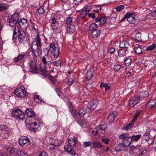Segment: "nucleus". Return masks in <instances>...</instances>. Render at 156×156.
<instances>
[{"label": "nucleus", "instance_id": "nucleus-1", "mask_svg": "<svg viewBox=\"0 0 156 156\" xmlns=\"http://www.w3.org/2000/svg\"><path fill=\"white\" fill-rule=\"evenodd\" d=\"M13 38L15 42L20 41L21 43H25L27 41V37L24 31L20 30L18 27H15L14 29Z\"/></svg>", "mask_w": 156, "mask_h": 156}, {"label": "nucleus", "instance_id": "nucleus-2", "mask_svg": "<svg viewBox=\"0 0 156 156\" xmlns=\"http://www.w3.org/2000/svg\"><path fill=\"white\" fill-rule=\"evenodd\" d=\"M77 138H74L72 140H68V142L69 145L65 146L64 147L65 151L69 154L73 156H75L76 153L73 148L75 147V145L77 143Z\"/></svg>", "mask_w": 156, "mask_h": 156}, {"label": "nucleus", "instance_id": "nucleus-3", "mask_svg": "<svg viewBox=\"0 0 156 156\" xmlns=\"http://www.w3.org/2000/svg\"><path fill=\"white\" fill-rule=\"evenodd\" d=\"M49 50L47 48H45L43 49V51L44 52L45 56H43L42 59V61L43 63L46 65L45 66L47 67V65H48V67H50L51 65L52 64V62L50 60H49L48 58V53L49 52Z\"/></svg>", "mask_w": 156, "mask_h": 156}, {"label": "nucleus", "instance_id": "nucleus-4", "mask_svg": "<svg viewBox=\"0 0 156 156\" xmlns=\"http://www.w3.org/2000/svg\"><path fill=\"white\" fill-rule=\"evenodd\" d=\"M19 15L18 13H14L12 15L10 18L8 20V22L9 23V25L11 27L15 26L19 21Z\"/></svg>", "mask_w": 156, "mask_h": 156}, {"label": "nucleus", "instance_id": "nucleus-5", "mask_svg": "<svg viewBox=\"0 0 156 156\" xmlns=\"http://www.w3.org/2000/svg\"><path fill=\"white\" fill-rule=\"evenodd\" d=\"M50 51L51 53H53L54 58H57L60 54L59 48L56 47L53 44H51L50 45Z\"/></svg>", "mask_w": 156, "mask_h": 156}, {"label": "nucleus", "instance_id": "nucleus-6", "mask_svg": "<svg viewBox=\"0 0 156 156\" xmlns=\"http://www.w3.org/2000/svg\"><path fill=\"white\" fill-rule=\"evenodd\" d=\"M14 94L18 97L23 98L26 95V91L23 86H21L16 89Z\"/></svg>", "mask_w": 156, "mask_h": 156}, {"label": "nucleus", "instance_id": "nucleus-7", "mask_svg": "<svg viewBox=\"0 0 156 156\" xmlns=\"http://www.w3.org/2000/svg\"><path fill=\"white\" fill-rule=\"evenodd\" d=\"M86 109L82 108L79 110L78 112L76 110L74 112H72V115L76 119H80L86 113Z\"/></svg>", "mask_w": 156, "mask_h": 156}, {"label": "nucleus", "instance_id": "nucleus-8", "mask_svg": "<svg viewBox=\"0 0 156 156\" xmlns=\"http://www.w3.org/2000/svg\"><path fill=\"white\" fill-rule=\"evenodd\" d=\"M35 121L38 120L37 119H35ZM26 126L30 130L35 132L37 131L39 128V125H37L36 122H29L28 123L26 124Z\"/></svg>", "mask_w": 156, "mask_h": 156}, {"label": "nucleus", "instance_id": "nucleus-9", "mask_svg": "<svg viewBox=\"0 0 156 156\" xmlns=\"http://www.w3.org/2000/svg\"><path fill=\"white\" fill-rule=\"evenodd\" d=\"M12 115L13 116L18 117L23 120L25 118L24 114L22 112V111L19 109L13 110L12 112Z\"/></svg>", "mask_w": 156, "mask_h": 156}, {"label": "nucleus", "instance_id": "nucleus-10", "mask_svg": "<svg viewBox=\"0 0 156 156\" xmlns=\"http://www.w3.org/2000/svg\"><path fill=\"white\" fill-rule=\"evenodd\" d=\"M34 42H33L32 44V45L31 47V52L33 54V55L34 57V60H37L36 58L39 55V51L40 49L37 48H34V45H35Z\"/></svg>", "mask_w": 156, "mask_h": 156}, {"label": "nucleus", "instance_id": "nucleus-11", "mask_svg": "<svg viewBox=\"0 0 156 156\" xmlns=\"http://www.w3.org/2000/svg\"><path fill=\"white\" fill-rule=\"evenodd\" d=\"M29 139L26 136L21 137L19 140V144L21 146H23L29 142Z\"/></svg>", "mask_w": 156, "mask_h": 156}, {"label": "nucleus", "instance_id": "nucleus-12", "mask_svg": "<svg viewBox=\"0 0 156 156\" xmlns=\"http://www.w3.org/2000/svg\"><path fill=\"white\" fill-rule=\"evenodd\" d=\"M25 113L28 118L34 117L36 116V114L31 108H27L25 111Z\"/></svg>", "mask_w": 156, "mask_h": 156}, {"label": "nucleus", "instance_id": "nucleus-13", "mask_svg": "<svg viewBox=\"0 0 156 156\" xmlns=\"http://www.w3.org/2000/svg\"><path fill=\"white\" fill-rule=\"evenodd\" d=\"M119 47L121 48H128L130 47V44L127 41L123 40L120 42Z\"/></svg>", "mask_w": 156, "mask_h": 156}, {"label": "nucleus", "instance_id": "nucleus-14", "mask_svg": "<svg viewBox=\"0 0 156 156\" xmlns=\"http://www.w3.org/2000/svg\"><path fill=\"white\" fill-rule=\"evenodd\" d=\"M117 115V113L116 112L110 113L108 116V120L109 123L113 122L114 119Z\"/></svg>", "mask_w": 156, "mask_h": 156}, {"label": "nucleus", "instance_id": "nucleus-15", "mask_svg": "<svg viewBox=\"0 0 156 156\" xmlns=\"http://www.w3.org/2000/svg\"><path fill=\"white\" fill-rule=\"evenodd\" d=\"M34 42V44H35L34 46H36L37 47H36V48H40L41 46V38L38 34L37 35L36 38L35 39V41Z\"/></svg>", "mask_w": 156, "mask_h": 156}, {"label": "nucleus", "instance_id": "nucleus-16", "mask_svg": "<svg viewBox=\"0 0 156 156\" xmlns=\"http://www.w3.org/2000/svg\"><path fill=\"white\" fill-rule=\"evenodd\" d=\"M97 106L96 102L91 101L87 105V107L90 110H93L96 108Z\"/></svg>", "mask_w": 156, "mask_h": 156}, {"label": "nucleus", "instance_id": "nucleus-17", "mask_svg": "<svg viewBox=\"0 0 156 156\" xmlns=\"http://www.w3.org/2000/svg\"><path fill=\"white\" fill-rule=\"evenodd\" d=\"M92 143V147L95 149H100L102 147L101 143L98 141H93Z\"/></svg>", "mask_w": 156, "mask_h": 156}, {"label": "nucleus", "instance_id": "nucleus-18", "mask_svg": "<svg viewBox=\"0 0 156 156\" xmlns=\"http://www.w3.org/2000/svg\"><path fill=\"white\" fill-rule=\"evenodd\" d=\"M29 66L30 67V72L34 73L38 72V68L36 65L30 63Z\"/></svg>", "mask_w": 156, "mask_h": 156}, {"label": "nucleus", "instance_id": "nucleus-19", "mask_svg": "<svg viewBox=\"0 0 156 156\" xmlns=\"http://www.w3.org/2000/svg\"><path fill=\"white\" fill-rule=\"evenodd\" d=\"M131 142L132 141L130 138H127L122 140V143H121L122 144V146L123 147H127L130 145Z\"/></svg>", "mask_w": 156, "mask_h": 156}, {"label": "nucleus", "instance_id": "nucleus-20", "mask_svg": "<svg viewBox=\"0 0 156 156\" xmlns=\"http://www.w3.org/2000/svg\"><path fill=\"white\" fill-rule=\"evenodd\" d=\"M18 23L20 26H27L28 25L27 20L24 18L20 19V20H19Z\"/></svg>", "mask_w": 156, "mask_h": 156}, {"label": "nucleus", "instance_id": "nucleus-21", "mask_svg": "<svg viewBox=\"0 0 156 156\" xmlns=\"http://www.w3.org/2000/svg\"><path fill=\"white\" fill-rule=\"evenodd\" d=\"M100 34V31L98 30H96L92 31L91 35L93 38H95L98 37Z\"/></svg>", "mask_w": 156, "mask_h": 156}, {"label": "nucleus", "instance_id": "nucleus-22", "mask_svg": "<svg viewBox=\"0 0 156 156\" xmlns=\"http://www.w3.org/2000/svg\"><path fill=\"white\" fill-rule=\"evenodd\" d=\"M76 28L73 25H71L69 26H68L66 28L67 31L69 33L74 32Z\"/></svg>", "mask_w": 156, "mask_h": 156}, {"label": "nucleus", "instance_id": "nucleus-23", "mask_svg": "<svg viewBox=\"0 0 156 156\" xmlns=\"http://www.w3.org/2000/svg\"><path fill=\"white\" fill-rule=\"evenodd\" d=\"M134 48L133 49L136 53L140 54L142 53V49L140 47V45H138L136 46H134Z\"/></svg>", "mask_w": 156, "mask_h": 156}, {"label": "nucleus", "instance_id": "nucleus-24", "mask_svg": "<svg viewBox=\"0 0 156 156\" xmlns=\"http://www.w3.org/2000/svg\"><path fill=\"white\" fill-rule=\"evenodd\" d=\"M128 51L127 49L122 48L118 51V55L120 57H122L125 56L126 54V51Z\"/></svg>", "mask_w": 156, "mask_h": 156}, {"label": "nucleus", "instance_id": "nucleus-25", "mask_svg": "<svg viewBox=\"0 0 156 156\" xmlns=\"http://www.w3.org/2000/svg\"><path fill=\"white\" fill-rule=\"evenodd\" d=\"M15 149L14 148L9 147H7L6 148L7 152L10 155H12L15 154Z\"/></svg>", "mask_w": 156, "mask_h": 156}, {"label": "nucleus", "instance_id": "nucleus-26", "mask_svg": "<svg viewBox=\"0 0 156 156\" xmlns=\"http://www.w3.org/2000/svg\"><path fill=\"white\" fill-rule=\"evenodd\" d=\"M139 102V100L132 99L129 101V105L130 107H133Z\"/></svg>", "mask_w": 156, "mask_h": 156}, {"label": "nucleus", "instance_id": "nucleus-27", "mask_svg": "<svg viewBox=\"0 0 156 156\" xmlns=\"http://www.w3.org/2000/svg\"><path fill=\"white\" fill-rule=\"evenodd\" d=\"M123 147L122 146L121 143L118 144L115 147L114 150L115 151L117 152L121 151L124 150Z\"/></svg>", "mask_w": 156, "mask_h": 156}, {"label": "nucleus", "instance_id": "nucleus-28", "mask_svg": "<svg viewBox=\"0 0 156 156\" xmlns=\"http://www.w3.org/2000/svg\"><path fill=\"white\" fill-rule=\"evenodd\" d=\"M9 6L6 3H2L0 5V12L6 10L8 9Z\"/></svg>", "mask_w": 156, "mask_h": 156}, {"label": "nucleus", "instance_id": "nucleus-29", "mask_svg": "<svg viewBox=\"0 0 156 156\" xmlns=\"http://www.w3.org/2000/svg\"><path fill=\"white\" fill-rule=\"evenodd\" d=\"M148 95V93L147 91H143L139 93V97L140 98H145L147 97Z\"/></svg>", "mask_w": 156, "mask_h": 156}, {"label": "nucleus", "instance_id": "nucleus-30", "mask_svg": "<svg viewBox=\"0 0 156 156\" xmlns=\"http://www.w3.org/2000/svg\"><path fill=\"white\" fill-rule=\"evenodd\" d=\"M141 137V135L139 134L136 135H133L131 136V140L132 142L133 141H137Z\"/></svg>", "mask_w": 156, "mask_h": 156}, {"label": "nucleus", "instance_id": "nucleus-31", "mask_svg": "<svg viewBox=\"0 0 156 156\" xmlns=\"http://www.w3.org/2000/svg\"><path fill=\"white\" fill-rule=\"evenodd\" d=\"M133 15H131L128 16L127 17V21L130 23L133 24L135 23V19L134 17L132 16Z\"/></svg>", "mask_w": 156, "mask_h": 156}, {"label": "nucleus", "instance_id": "nucleus-32", "mask_svg": "<svg viewBox=\"0 0 156 156\" xmlns=\"http://www.w3.org/2000/svg\"><path fill=\"white\" fill-rule=\"evenodd\" d=\"M68 106L69 108V111L71 112V113L72 115V112H74V111H76V110H74V106L72 104V102L70 101H69L68 104Z\"/></svg>", "mask_w": 156, "mask_h": 156}, {"label": "nucleus", "instance_id": "nucleus-33", "mask_svg": "<svg viewBox=\"0 0 156 156\" xmlns=\"http://www.w3.org/2000/svg\"><path fill=\"white\" fill-rule=\"evenodd\" d=\"M141 34L140 32H138L135 35V40L137 42H140L142 41Z\"/></svg>", "mask_w": 156, "mask_h": 156}, {"label": "nucleus", "instance_id": "nucleus-34", "mask_svg": "<svg viewBox=\"0 0 156 156\" xmlns=\"http://www.w3.org/2000/svg\"><path fill=\"white\" fill-rule=\"evenodd\" d=\"M62 143V141L61 140L56 139L55 142L51 143V145L55 146H58Z\"/></svg>", "mask_w": 156, "mask_h": 156}, {"label": "nucleus", "instance_id": "nucleus-35", "mask_svg": "<svg viewBox=\"0 0 156 156\" xmlns=\"http://www.w3.org/2000/svg\"><path fill=\"white\" fill-rule=\"evenodd\" d=\"M100 87H105V91H108L110 89V85L108 83H102L101 84Z\"/></svg>", "mask_w": 156, "mask_h": 156}, {"label": "nucleus", "instance_id": "nucleus-36", "mask_svg": "<svg viewBox=\"0 0 156 156\" xmlns=\"http://www.w3.org/2000/svg\"><path fill=\"white\" fill-rule=\"evenodd\" d=\"M155 104L152 100L149 101L146 104V107L148 108H151L155 106Z\"/></svg>", "mask_w": 156, "mask_h": 156}, {"label": "nucleus", "instance_id": "nucleus-37", "mask_svg": "<svg viewBox=\"0 0 156 156\" xmlns=\"http://www.w3.org/2000/svg\"><path fill=\"white\" fill-rule=\"evenodd\" d=\"M16 156H27L26 153L23 151L21 150L17 151L16 154H15Z\"/></svg>", "mask_w": 156, "mask_h": 156}, {"label": "nucleus", "instance_id": "nucleus-38", "mask_svg": "<svg viewBox=\"0 0 156 156\" xmlns=\"http://www.w3.org/2000/svg\"><path fill=\"white\" fill-rule=\"evenodd\" d=\"M24 56V54L19 55L17 57H15L13 60L15 62L20 61L23 58Z\"/></svg>", "mask_w": 156, "mask_h": 156}, {"label": "nucleus", "instance_id": "nucleus-39", "mask_svg": "<svg viewBox=\"0 0 156 156\" xmlns=\"http://www.w3.org/2000/svg\"><path fill=\"white\" fill-rule=\"evenodd\" d=\"M100 129L102 130H105L107 127V124L104 122H101L99 126Z\"/></svg>", "mask_w": 156, "mask_h": 156}, {"label": "nucleus", "instance_id": "nucleus-40", "mask_svg": "<svg viewBox=\"0 0 156 156\" xmlns=\"http://www.w3.org/2000/svg\"><path fill=\"white\" fill-rule=\"evenodd\" d=\"M97 26L95 23H92L89 27V30L90 31H93L96 30Z\"/></svg>", "mask_w": 156, "mask_h": 156}, {"label": "nucleus", "instance_id": "nucleus-41", "mask_svg": "<svg viewBox=\"0 0 156 156\" xmlns=\"http://www.w3.org/2000/svg\"><path fill=\"white\" fill-rule=\"evenodd\" d=\"M124 63L126 66H128L131 65L132 62V60L129 58H127L124 60Z\"/></svg>", "mask_w": 156, "mask_h": 156}, {"label": "nucleus", "instance_id": "nucleus-42", "mask_svg": "<svg viewBox=\"0 0 156 156\" xmlns=\"http://www.w3.org/2000/svg\"><path fill=\"white\" fill-rule=\"evenodd\" d=\"M156 47V44H153L151 45H150L146 49V51H151L155 47Z\"/></svg>", "mask_w": 156, "mask_h": 156}, {"label": "nucleus", "instance_id": "nucleus-43", "mask_svg": "<svg viewBox=\"0 0 156 156\" xmlns=\"http://www.w3.org/2000/svg\"><path fill=\"white\" fill-rule=\"evenodd\" d=\"M150 132H147L144 134V139L146 141H148L149 139H151L152 138L150 137Z\"/></svg>", "mask_w": 156, "mask_h": 156}, {"label": "nucleus", "instance_id": "nucleus-44", "mask_svg": "<svg viewBox=\"0 0 156 156\" xmlns=\"http://www.w3.org/2000/svg\"><path fill=\"white\" fill-rule=\"evenodd\" d=\"M0 128L1 130H3L8 131H9L10 130V129L7 126L5 125H2L0 126Z\"/></svg>", "mask_w": 156, "mask_h": 156}, {"label": "nucleus", "instance_id": "nucleus-45", "mask_svg": "<svg viewBox=\"0 0 156 156\" xmlns=\"http://www.w3.org/2000/svg\"><path fill=\"white\" fill-rule=\"evenodd\" d=\"M134 123L132 122L129 123L124 128L126 130H127L130 129L133 126Z\"/></svg>", "mask_w": 156, "mask_h": 156}, {"label": "nucleus", "instance_id": "nucleus-46", "mask_svg": "<svg viewBox=\"0 0 156 156\" xmlns=\"http://www.w3.org/2000/svg\"><path fill=\"white\" fill-rule=\"evenodd\" d=\"M108 18V17H105L101 18L100 22V25H102L104 24L106 22Z\"/></svg>", "mask_w": 156, "mask_h": 156}, {"label": "nucleus", "instance_id": "nucleus-47", "mask_svg": "<svg viewBox=\"0 0 156 156\" xmlns=\"http://www.w3.org/2000/svg\"><path fill=\"white\" fill-rule=\"evenodd\" d=\"M66 22L67 25H72V17H68L66 20Z\"/></svg>", "mask_w": 156, "mask_h": 156}, {"label": "nucleus", "instance_id": "nucleus-48", "mask_svg": "<svg viewBox=\"0 0 156 156\" xmlns=\"http://www.w3.org/2000/svg\"><path fill=\"white\" fill-rule=\"evenodd\" d=\"M41 70V74L42 75L44 76L45 77H47L48 74H49L48 73V71L46 70V69H44L41 70Z\"/></svg>", "mask_w": 156, "mask_h": 156}, {"label": "nucleus", "instance_id": "nucleus-49", "mask_svg": "<svg viewBox=\"0 0 156 156\" xmlns=\"http://www.w3.org/2000/svg\"><path fill=\"white\" fill-rule=\"evenodd\" d=\"M93 76V75L90 71H88L86 74V77L89 80H90Z\"/></svg>", "mask_w": 156, "mask_h": 156}, {"label": "nucleus", "instance_id": "nucleus-50", "mask_svg": "<svg viewBox=\"0 0 156 156\" xmlns=\"http://www.w3.org/2000/svg\"><path fill=\"white\" fill-rule=\"evenodd\" d=\"M92 144L90 141H85L83 142V147H87L91 146Z\"/></svg>", "mask_w": 156, "mask_h": 156}, {"label": "nucleus", "instance_id": "nucleus-51", "mask_svg": "<svg viewBox=\"0 0 156 156\" xmlns=\"http://www.w3.org/2000/svg\"><path fill=\"white\" fill-rule=\"evenodd\" d=\"M47 77H48L49 80L51 81L52 84H54L55 82V77L52 76L51 74H48Z\"/></svg>", "mask_w": 156, "mask_h": 156}, {"label": "nucleus", "instance_id": "nucleus-52", "mask_svg": "<svg viewBox=\"0 0 156 156\" xmlns=\"http://www.w3.org/2000/svg\"><path fill=\"white\" fill-rule=\"evenodd\" d=\"M134 14L132 12H128L127 13L125 16L123 17V18L121 20V22H122L125 19H127V17L128 16L131 15H133Z\"/></svg>", "mask_w": 156, "mask_h": 156}, {"label": "nucleus", "instance_id": "nucleus-53", "mask_svg": "<svg viewBox=\"0 0 156 156\" xmlns=\"http://www.w3.org/2000/svg\"><path fill=\"white\" fill-rule=\"evenodd\" d=\"M124 8V6L123 5H119L116 8V10L117 11L120 12Z\"/></svg>", "mask_w": 156, "mask_h": 156}, {"label": "nucleus", "instance_id": "nucleus-54", "mask_svg": "<svg viewBox=\"0 0 156 156\" xmlns=\"http://www.w3.org/2000/svg\"><path fill=\"white\" fill-rule=\"evenodd\" d=\"M44 12V6H41L39 8L38 10V12L39 14H43Z\"/></svg>", "mask_w": 156, "mask_h": 156}, {"label": "nucleus", "instance_id": "nucleus-55", "mask_svg": "<svg viewBox=\"0 0 156 156\" xmlns=\"http://www.w3.org/2000/svg\"><path fill=\"white\" fill-rule=\"evenodd\" d=\"M121 66L118 64H116L114 66V69L116 71H118L120 70Z\"/></svg>", "mask_w": 156, "mask_h": 156}, {"label": "nucleus", "instance_id": "nucleus-56", "mask_svg": "<svg viewBox=\"0 0 156 156\" xmlns=\"http://www.w3.org/2000/svg\"><path fill=\"white\" fill-rule=\"evenodd\" d=\"M119 138L120 139L123 140L127 139V136L126 135V134H124V133H122L119 136Z\"/></svg>", "mask_w": 156, "mask_h": 156}, {"label": "nucleus", "instance_id": "nucleus-57", "mask_svg": "<svg viewBox=\"0 0 156 156\" xmlns=\"http://www.w3.org/2000/svg\"><path fill=\"white\" fill-rule=\"evenodd\" d=\"M74 82L73 77H69L68 79V83L69 85H71Z\"/></svg>", "mask_w": 156, "mask_h": 156}, {"label": "nucleus", "instance_id": "nucleus-58", "mask_svg": "<svg viewBox=\"0 0 156 156\" xmlns=\"http://www.w3.org/2000/svg\"><path fill=\"white\" fill-rule=\"evenodd\" d=\"M87 15V13L83 10L82 13L80 14V17L81 18H85Z\"/></svg>", "mask_w": 156, "mask_h": 156}, {"label": "nucleus", "instance_id": "nucleus-59", "mask_svg": "<svg viewBox=\"0 0 156 156\" xmlns=\"http://www.w3.org/2000/svg\"><path fill=\"white\" fill-rule=\"evenodd\" d=\"M53 64L56 66H59L61 64V62L60 61H55L52 62Z\"/></svg>", "mask_w": 156, "mask_h": 156}, {"label": "nucleus", "instance_id": "nucleus-60", "mask_svg": "<svg viewBox=\"0 0 156 156\" xmlns=\"http://www.w3.org/2000/svg\"><path fill=\"white\" fill-rule=\"evenodd\" d=\"M139 115V113H137L135 115L133 119L132 120V122L134 123V122H135L136 120L137 119V118Z\"/></svg>", "mask_w": 156, "mask_h": 156}, {"label": "nucleus", "instance_id": "nucleus-61", "mask_svg": "<svg viewBox=\"0 0 156 156\" xmlns=\"http://www.w3.org/2000/svg\"><path fill=\"white\" fill-rule=\"evenodd\" d=\"M87 15L88 17L92 18L93 19H94L96 17V16H95V14L94 13H90Z\"/></svg>", "mask_w": 156, "mask_h": 156}, {"label": "nucleus", "instance_id": "nucleus-62", "mask_svg": "<svg viewBox=\"0 0 156 156\" xmlns=\"http://www.w3.org/2000/svg\"><path fill=\"white\" fill-rule=\"evenodd\" d=\"M78 123L81 126H83L84 124V122L83 120L79 119L77 120Z\"/></svg>", "mask_w": 156, "mask_h": 156}, {"label": "nucleus", "instance_id": "nucleus-63", "mask_svg": "<svg viewBox=\"0 0 156 156\" xmlns=\"http://www.w3.org/2000/svg\"><path fill=\"white\" fill-rule=\"evenodd\" d=\"M55 91H56L58 95L59 96H61V90L58 88H56L55 89Z\"/></svg>", "mask_w": 156, "mask_h": 156}, {"label": "nucleus", "instance_id": "nucleus-64", "mask_svg": "<svg viewBox=\"0 0 156 156\" xmlns=\"http://www.w3.org/2000/svg\"><path fill=\"white\" fill-rule=\"evenodd\" d=\"M81 18L80 17L76 18L75 21L77 24L81 23Z\"/></svg>", "mask_w": 156, "mask_h": 156}]
</instances>
